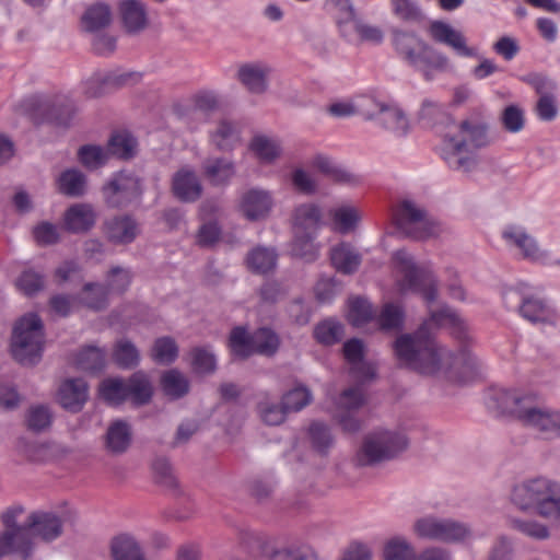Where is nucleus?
Returning <instances> with one entry per match:
<instances>
[{"label": "nucleus", "instance_id": "nucleus-1", "mask_svg": "<svg viewBox=\"0 0 560 560\" xmlns=\"http://www.w3.org/2000/svg\"><path fill=\"white\" fill-rule=\"evenodd\" d=\"M427 326L424 324L413 334L400 335L395 340L394 353L401 365L422 375L446 378L475 366V359L468 351L455 353L440 345Z\"/></svg>", "mask_w": 560, "mask_h": 560}, {"label": "nucleus", "instance_id": "nucleus-2", "mask_svg": "<svg viewBox=\"0 0 560 560\" xmlns=\"http://www.w3.org/2000/svg\"><path fill=\"white\" fill-rule=\"evenodd\" d=\"M490 401L502 415L513 416L545 439L560 438V411L542 406L536 394L500 388L491 394Z\"/></svg>", "mask_w": 560, "mask_h": 560}, {"label": "nucleus", "instance_id": "nucleus-3", "mask_svg": "<svg viewBox=\"0 0 560 560\" xmlns=\"http://www.w3.org/2000/svg\"><path fill=\"white\" fill-rule=\"evenodd\" d=\"M441 156L448 167L460 172H470L477 165L471 149H480L489 143L488 126L477 116H470L459 125L454 122L450 130L442 133Z\"/></svg>", "mask_w": 560, "mask_h": 560}, {"label": "nucleus", "instance_id": "nucleus-4", "mask_svg": "<svg viewBox=\"0 0 560 560\" xmlns=\"http://www.w3.org/2000/svg\"><path fill=\"white\" fill-rule=\"evenodd\" d=\"M392 45L398 58L420 71L425 81H432L434 72H444L451 68L447 56L433 48L413 31L394 28Z\"/></svg>", "mask_w": 560, "mask_h": 560}, {"label": "nucleus", "instance_id": "nucleus-5", "mask_svg": "<svg viewBox=\"0 0 560 560\" xmlns=\"http://www.w3.org/2000/svg\"><path fill=\"white\" fill-rule=\"evenodd\" d=\"M512 503L521 511L560 523V483L545 477L526 480L513 488Z\"/></svg>", "mask_w": 560, "mask_h": 560}, {"label": "nucleus", "instance_id": "nucleus-6", "mask_svg": "<svg viewBox=\"0 0 560 560\" xmlns=\"http://www.w3.org/2000/svg\"><path fill=\"white\" fill-rule=\"evenodd\" d=\"M408 445L401 430L375 429L364 435L354 460L358 466H374L396 458Z\"/></svg>", "mask_w": 560, "mask_h": 560}, {"label": "nucleus", "instance_id": "nucleus-7", "mask_svg": "<svg viewBox=\"0 0 560 560\" xmlns=\"http://www.w3.org/2000/svg\"><path fill=\"white\" fill-rule=\"evenodd\" d=\"M44 349L43 323L34 313L22 316L15 324L11 340V351L23 365L36 364Z\"/></svg>", "mask_w": 560, "mask_h": 560}, {"label": "nucleus", "instance_id": "nucleus-8", "mask_svg": "<svg viewBox=\"0 0 560 560\" xmlns=\"http://www.w3.org/2000/svg\"><path fill=\"white\" fill-rule=\"evenodd\" d=\"M397 270L401 273L398 280V291L401 294L409 292L419 293L428 302H434L438 298V280L434 275L416 265L411 254L406 249H398L393 254Z\"/></svg>", "mask_w": 560, "mask_h": 560}, {"label": "nucleus", "instance_id": "nucleus-9", "mask_svg": "<svg viewBox=\"0 0 560 560\" xmlns=\"http://www.w3.org/2000/svg\"><path fill=\"white\" fill-rule=\"evenodd\" d=\"M502 299L508 308L516 310L532 324L556 326L560 319L557 310L549 301L527 293L524 288L508 289L503 292Z\"/></svg>", "mask_w": 560, "mask_h": 560}, {"label": "nucleus", "instance_id": "nucleus-10", "mask_svg": "<svg viewBox=\"0 0 560 560\" xmlns=\"http://www.w3.org/2000/svg\"><path fill=\"white\" fill-rule=\"evenodd\" d=\"M412 530L421 539L444 544H460L471 537V528L467 523L435 515L417 518Z\"/></svg>", "mask_w": 560, "mask_h": 560}, {"label": "nucleus", "instance_id": "nucleus-11", "mask_svg": "<svg viewBox=\"0 0 560 560\" xmlns=\"http://www.w3.org/2000/svg\"><path fill=\"white\" fill-rule=\"evenodd\" d=\"M397 228L415 240H425L439 233V224L413 200L400 201L394 214Z\"/></svg>", "mask_w": 560, "mask_h": 560}, {"label": "nucleus", "instance_id": "nucleus-12", "mask_svg": "<svg viewBox=\"0 0 560 560\" xmlns=\"http://www.w3.org/2000/svg\"><path fill=\"white\" fill-rule=\"evenodd\" d=\"M106 203L113 208L126 207L143 194L141 179L132 173L115 174L103 188Z\"/></svg>", "mask_w": 560, "mask_h": 560}, {"label": "nucleus", "instance_id": "nucleus-13", "mask_svg": "<svg viewBox=\"0 0 560 560\" xmlns=\"http://www.w3.org/2000/svg\"><path fill=\"white\" fill-rule=\"evenodd\" d=\"M28 106L34 108L42 120L54 121L57 125H68L74 114V105L66 96H33Z\"/></svg>", "mask_w": 560, "mask_h": 560}, {"label": "nucleus", "instance_id": "nucleus-14", "mask_svg": "<svg viewBox=\"0 0 560 560\" xmlns=\"http://www.w3.org/2000/svg\"><path fill=\"white\" fill-rule=\"evenodd\" d=\"M502 237L509 246L520 249L522 257L532 262H547L548 250L540 248L537 240L518 225H508Z\"/></svg>", "mask_w": 560, "mask_h": 560}, {"label": "nucleus", "instance_id": "nucleus-15", "mask_svg": "<svg viewBox=\"0 0 560 560\" xmlns=\"http://www.w3.org/2000/svg\"><path fill=\"white\" fill-rule=\"evenodd\" d=\"M364 402V394L359 387H349L339 395L336 402L339 412L336 418L345 432L355 433L361 429V421L353 416V411L360 409Z\"/></svg>", "mask_w": 560, "mask_h": 560}, {"label": "nucleus", "instance_id": "nucleus-16", "mask_svg": "<svg viewBox=\"0 0 560 560\" xmlns=\"http://www.w3.org/2000/svg\"><path fill=\"white\" fill-rule=\"evenodd\" d=\"M429 34L436 43L444 44L451 47L454 52L464 58L478 57V50L475 47L467 45V39L464 34L448 23L443 21H433L429 25Z\"/></svg>", "mask_w": 560, "mask_h": 560}, {"label": "nucleus", "instance_id": "nucleus-17", "mask_svg": "<svg viewBox=\"0 0 560 560\" xmlns=\"http://www.w3.org/2000/svg\"><path fill=\"white\" fill-rule=\"evenodd\" d=\"M56 399L65 410L80 412L89 399V385L81 377L66 378L58 387Z\"/></svg>", "mask_w": 560, "mask_h": 560}, {"label": "nucleus", "instance_id": "nucleus-18", "mask_svg": "<svg viewBox=\"0 0 560 560\" xmlns=\"http://www.w3.org/2000/svg\"><path fill=\"white\" fill-rule=\"evenodd\" d=\"M103 232L108 242L115 245H128L138 237L141 228L133 217L121 214L106 220Z\"/></svg>", "mask_w": 560, "mask_h": 560}, {"label": "nucleus", "instance_id": "nucleus-19", "mask_svg": "<svg viewBox=\"0 0 560 560\" xmlns=\"http://www.w3.org/2000/svg\"><path fill=\"white\" fill-rule=\"evenodd\" d=\"M236 163L229 156H208L202 161L201 173L211 186L226 187L236 176Z\"/></svg>", "mask_w": 560, "mask_h": 560}, {"label": "nucleus", "instance_id": "nucleus-20", "mask_svg": "<svg viewBox=\"0 0 560 560\" xmlns=\"http://www.w3.org/2000/svg\"><path fill=\"white\" fill-rule=\"evenodd\" d=\"M35 550L33 537L23 532L0 530V558L15 556L21 560H30Z\"/></svg>", "mask_w": 560, "mask_h": 560}, {"label": "nucleus", "instance_id": "nucleus-21", "mask_svg": "<svg viewBox=\"0 0 560 560\" xmlns=\"http://www.w3.org/2000/svg\"><path fill=\"white\" fill-rule=\"evenodd\" d=\"M202 185L189 167H183L173 175L172 191L183 202H195L202 195Z\"/></svg>", "mask_w": 560, "mask_h": 560}, {"label": "nucleus", "instance_id": "nucleus-22", "mask_svg": "<svg viewBox=\"0 0 560 560\" xmlns=\"http://www.w3.org/2000/svg\"><path fill=\"white\" fill-rule=\"evenodd\" d=\"M270 67L264 62H247L240 66L237 79L253 94H264L268 89Z\"/></svg>", "mask_w": 560, "mask_h": 560}, {"label": "nucleus", "instance_id": "nucleus-23", "mask_svg": "<svg viewBox=\"0 0 560 560\" xmlns=\"http://www.w3.org/2000/svg\"><path fill=\"white\" fill-rule=\"evenodd\" d=\"M30 536H39L43 540L51 541L62 533V521L52 512L36 511L27 515Z\"/></svg>", "mask_w": 560, "mask_h": 560}, {"label": "nucleus", "instance_id": "nucleus-24", "mask_svg": "<svg viewBox=\"0 0 560 560\" xmlns=\"http://www.w3.org/2000/svg\"><path fill=\"white\" fill-rule=\"evenodd\" d=\"M322 223V212L317 205L303 203L294 209V235L316 237L317 231Z\"/></svg>", "mask_w": 560, "mask_h": 560}, {"label": "nucleus", "instance_id": "nucleus-25", "mask_svg": "<svg viewBox=\"0 0 560 560\" xmlns=\"http://www.w3.org/2000/svg\"><path fill=\"white\" fill-rule=\"evenodd\" d=\"M272 207V198L269 191L253 188L246 191L241 201L243 214L250 221L259 220L268 215Z\"/></svg>", "mask_w": 560, "mask_h": 560}, {"label": "nucleus", "instance_id": "nucleus-26", "mask_svg": "<svg viewBox=\"0 0 560 560\" xmlns=\"http://www.w3.org/2000/svg\"><path fill=\"white\" fill-rule=\"evenodd\" d=\"M119 13L125 30L130 34L143 31L148 25L145 5L139 0H124L119 4Z\"/></svg>", "mask_w": 560, "mask_h": 560}, {"label": "nucleus", "instance_id": "nucleus-27", "mask_svg": "<svg viewBox=\"0 0 560 560\" xmlns=\"http://www.w3.org/2000/svg\"><path fill=\"white\" fill-rule=\"evenodd\" d=\"M210 142L219 151L234 150L241 142V129L235 121L221 119L210 132Z\"/></svg>", "mask_w": 560, "mask_h": 560}, {"label": "nucleus", "instance_id": "nucleus-28", "mask_svg": "<svg viewBox=\"0 0 560 560\" xmlns=\"http://www.w3.org/2000/svg\"><path fill=\"white\" fill-rule=\"evenodd\" d=\"M96 221V214L92 206L77 203L65 213V228L71 233H85L90 231Z\"/></svg>", "mask_w": 560, "mask_h": 560}, {"label": "nucleus", "instance_id": "nucleus-29", "mask_svg": "<svg viewBox=\"0 0 560 560\" xmlns=\"http://www.w3.org/2000/svg\"><path fill=\"white\" fill-rule=\"evenodd\" d=\"M332 266L341 273H354L362 261L361 254L349 243H340L330 250Z\"/></svg>", "mask_w": 560, "mask_h": 560}, {"label": "nucleus", "instance_id": "nucleus-30", "mask_svg": "<svg viewBox=\"0 0 560 560\" xmlns=\"http://www.w3.org/2000/svg\"><path fill=\"white\" fill-rule=\"evenodd\" d=\"M132 432L127 421H113L106 432L105 446L112 454L125 453L131 444Z\"/></svg>", "mask_w": 560, "mask_h": 560}, {"label": "nucleus", "instance_id": "nucleus-31", "mask_svg": "<svg viewBox=\"0 0 560 560\" xmlns=\"http://www.w3.org/2000/svg\"><path fill=\"white\" fill-rule=\"evenodd\" d=\"M377 124L397 137L405 136L409 129V121L405 113L397 106L380 105L375 117Z\"/></svg>", "mask_w": 560, "mask_h": 560}, {"label": "nucleus", "instance_id": "nucleus-32", "mask_svg": "<svg viewBox=\"0 0 560 560\" xmlns=\"http://www.w3.org/2000/svg\"><path fill=\"white\" fill-rule=\"evenodd\" d=\"M112 20L110 7L104 2H96L85 9L81 16V25L84 31L95 33L109 26Z\"/></svg>", "mask_w": 560, "mask_h": 560}, {"label": "nucleus", "instance_id": "nucleus-33", "mask_svg": "<svg viewBox=\"0 0 560 560\" xmlns=\"http://www.w3.org/2000/svg\"><path fill=\"white\" fill-rule=\"evenodd\" d=\"M430 320L436 326L448 328L455 338L466 340L467 326L453 308L443 306L435 312H431Z\"/></svg>", "mask_w": 560, "mask_h": 560}, {"label": "nucleus", "instance_id": "nucleus-34", "mask_svg": "<svg viewBox=\"0 0 560 560\" xmlns=\"http://www.w3.org/2000/svg\"><path fill=\"white\" fill-rule=\"evenodd\" d=\"M374 320L382 331H399L404 327L405 310L398 303L387 302L380 313L374 315Z\"/></svg>", "mask_w": 560, "mask_h": 560}, {"label": "nucleus", "instance_id": "nucleus-35", "mask_svg": "<svg viewBox=\"0 0 560 560\" xmlns=\"http://www.w3.org/2000/svg\"><path fill=\"white\" fill-rule=\"evenodd\" d=\"M329 217L335 231L340 234H348L352 232L361 220V214L358 209L351 205H341L331 208L329 210Z\"/></svg>", "mask_w": 560, "mask_h": 560}, {"label": "nucleus", "instance_id": "nucleus-36", "mask_svg": "<svg viewBox=\"0 0 560 560\" xmlns=\"http://www.w3.org/2000/svg\"><path fill=\"white\" fill-rule=\"evenodd\" d=\"M277 259L278 255L273 248L258 246L247 254L246 262L253 272L266 275L276 268Z\"/></svg>", "mask_w": 560, "mask_h": 560}, {"label": "nucleus", "instance_id": "nucleus-37", "mask_svg": "<svg viewBox=\"0 0 560 560\" xmlns=\"http://www.w3.org/2000/svg\"><path fill=\"white\" fill-rule=\"evenodd\" d=\"M110 552L114 560H145L139 544L128 534L113 538Z\"/></svg>", "mask_w": 560, "mask_h": 560}, {"label": "nucleus", "instance_id": "nucleus-38", "mask_svg": "<svg viewBox=\"0 0 560 560\" xmlns=\"http://www.w3.org/2000/svg\"><path fill=\"white\" fill-rule=\"evenodd\" d=\"M152 393V385L144 373L137 372L127 380V399H130L133 405L148 404Z\"/></svg>", "mask_w": 560, "mask_h": 560}, {"label": "nucleus", "instance_id": "nucleus-39", "mask_svg": "<svg viewBox=\"0 0 560 560\" xmlns=\"http://www.w3.org/2000/svg\"><path fill=\"white\" fill-rule=\"evenodd\" d=\"M308 440L312 448L319 455H327L334 446L335 439L330 428L320 421H314L307 430Z\"/></svg>", "mask_w": 560, "mask_h": 560}, {"label": "nucleus", "instance_id": "nucleus-40", "mask_svg": "<svg viewBox=\"0 0 560 560\" xmlns=\"http://www.w3.org/2000/svg\"><path fill=\"white\" fill-rule=\"evenodd\" d=\"M509 525L533 540H546L550 537L549 527L534 518L510 517Z\"/></svg>", "mask_w": 560, "mask_h": 560}, {"label": "nucleus", "instance_id": "nucleus-41", "mask_svg": "<svg viewBox=\"0 0 560 560\" xmlns=\"http://www.w3.org/2000/svg\"><path fill=\"white\" fill-rule=\"evenodd\" d=\"M254 332L249 334L246 328L238 326L232 329L229 338V346L234 357L246 359L255 352Z\"/></svg>", "mask_w": 560, "mask_h": 560}, {"label": "nucleus", "instance_id": "nucleus-42", "mask_svg": "<svg viewBox=\"0 0 560 560\" xmlns=\"http://www.w3.org/2000/svg\"><path fill=\"white\" fill-rule=\"evenodd\" d=\"M58 189L66 196H82L86 190L85 175L74 168L66 170L58 178Z\"/></svg>", "mask_w": 560, "mask_h": 560}, {"label": "nucleus", "instance_id": "nucleus-43", "mask_svg": "<svg viewBox=\"0 0 560 560\" xmlns=\"http://www.w3.org/2000/svg\"><path fill=\"white\" fill-rule=\"evenodd\" d=\"M74 364L82 371L100 372L105 366V351L94 346L84 347L75 354Z\"/></svg>", "mask_w": 560, "mask_h": 560}, {"label": "nucleus", "instance_id": "nucleus-44", "mask_svg": "<svg viewBox=\"0 0 560 560\" xmlns=\"http://www.w3.org/2000/svg\"><path fill=\"white\" fill-rule=\"evenodd\" d=\"M419 118L431 125L445 124L447 130L454 126V119L446 113L445 106L430 98L423 100Z\"/></svg>", "mask_w": 560, "mask_h": 560}, {"label": "nucleus", "instance_id": "nucleus-45", "mask_svg": "<svg viewBox=\"0 0 560 560\" xmlns=\"http://www.w3.org/2000/svg\"><path fill=\"white\" fill-rule=\"evenodd\" d=\"M161 386L164 394L172 399H178L189 392L187 377L178 370H170L162 375Z\"/></svg>", "mask_w": 560, "mask_h": 560}, {"label": "nucleus", "instance_id": "nucleus-46", "mask_svg": "<svg viewBox=\"0 0 560 560\" xmlns=\"http://www.w3.org/2000/svg\"><path fill=\"white\" fill-rule=\"evenodd\" d=\"M100 396L107 404L118 406L127 400V380L106 378L100 384Z\"/></svg>", "mask_w": 560, "mask_h": 560}, {"label": "nucleus", "instance_id": "nucleus-47", "mask_svg": "<svg viewBox=\"0 0 560 560\" xmlns=\"http://www.w3.org/2000/svg\"><path fill=\"white\" fill-rule=\"evenodd\" d=\"M375 312L371 302L364 298H353L349 300L348 320L354 327H362L371 320H374Z\"/></svg>", "mask_w": 560, "mask_h": 560}, {"label": "nucleus", "instance_id": "nucleus-48", "mask_svg": "<svg viewBox=\"0 0 560 560\" xmlns=\"http://www.w3.org/2000/svg\"><path fill=\"white\" fill-rule=\"evenodd\" d=\"M137 141L127 131L114 133L107 144V152L119 159H130L136 153Z\"/></svg>", "mask_w": 560, "mask_h": 560}, {"label": "nucleus", "instance_id": "nucleus-49", "mask_svg": "<svg viewBox=\"0 0 560 560\" xmlns=\"http://www.w3.org/2000/svg\"><path fill=\"white\" fill-rule=\"evenodd\" d=\"M249 148L265 163L273 162L281 153L279 141L262 135L254 137Z\"/></svg>", "mask_w": 560, "mask_h": 560}, {"label": "nucleus", "instance_id": "nucleus-50", "mask_svg": "<svg viewBox=\"0 0 560 560\" xmlns=\"http://www.w3.org/2000/svg\"><path fill=\"white\" fill-rule=\"evenodd\" d=\"M393 14L406 23H421L424 13L415 0H390Z\"/></svg>", "mask_w": 560, "mask_h": 560}, {"label": "nucleus", "instance_id": "nucleus-51", "mask_svg": "<svg viewBox=\"0 0 560 560\" xmlns=\"http://www.w3.org/2000/svg\"><path fill=\"white\" fill-rule=\"evenodd\" d=\"M113 359L120 368L131 369L138 365L140 353L131 341L121 339L115 345Z\"/></svg>", "mask_w": 560, "mask_h": 560}, {"label": "nucleus", "instance_id": "nucleus-52", "mask_svg": "<svg viewBox=\"0 0 560 560\" xmlns=\"http://www.w3.org/2000/svg\"><path fill=\"white\" fill-rule=\"evenodd\" d=\"M313 167L339 183H349L353 175L326 155L318 154L312 161Z\"/></svg>", "mask_w": 560, "mask_h": 560}, {"label": "nucleus", "instance_id": "nucleus-53", "mask_svg": "<svg viewBox=\"0 0 560 560\" xmlns=\"http://www.w3.org/2000/svg\"><path fill=\"white\" fill-rule=\"evenodd\" d=\"M316 340L325 346L339 342L343 336V326L335 319H325L314 330Z\"/></svg>", "mask_w": 560, "mask_h": 560}, {"label": "nucleus", "instance_id": "nucleus-54", "mask_svg": "<svg viewBox=\"0 0 560 560\" xmlns=\"http://www.w3.org/2000/svg\"><path fill=\"white\" fill-rule=\"evenodd\" d=\"M178 357V347L172 337H161L154 341L152 358L160 364H171Z\"/></svg>", "mask_w": 560, "mask_h": 560}, {"label": "nucleus", "instance_id": "nucleus-55", "mask_svg": "<svg viewBox=\"0 0 560 560\" xmlns=\"http://www.w3.org/2000/svg\"><path fill=\"white\" fill-rule=\"evenodd\" d=\"M255 352L262 355H273L279 348V337L269 328H259L254 332Z\"/></svg>", "mask_w": 560, "mask_h": 560}, {"label": "nucleus", "instance_id": "nucleus-56", "mask_svg": "<svg viewBox=\"0 0 560 560\" xmlns=\"http://www.w3.org/2000/svg\"><path fill=\"white\" fill-rule=\"evenodd\" d=\"M108 290L101 283H86L82 291L81 302L89 308L103 310L107 305Z\"/></svg>", "mask_w": 560, "mask_h": 560}, {"label": "nucleus", "instance_id": "nucleus-57", "mask_svg": "<svg viewBox=\"0 0 560 560\" xmlns=\"http://www.w3.org/2000/svg\"><path fill=\"white\" fill-rule=\"evenodd\" d=\"M385 560H416L413 547L407 539L395 537L384 548Z\"/></svg>", "mask_w": 560, "mask_h": 560}, {"label": "nucleus", "instance_id": "nucleus-58", "mask_svg": "<svg viewBox=\"0 0 560 560\" xmlns=\"http://www.w3.org/2000/svg\"><path fill=\"white\" fill-rule=\"evenodd\" d=\"M25 514V509L22 505H13L8 508L1 514V522L5 530L12 529L13 532H23L25 536H30V526L27 525V517L22 521Z\"/></svg>", "mask_w": 560, "mask_h": 560}, {"label": "nucleus", "instance_id": "nucleus-59", "mask_svg": "<svg viewBox=\"0 0 560 560\" xmlns=\"http://www.w3.org/2000/svg\"><path fill=\"white\" fill-rule=\"evenodd\" d=\"M257 409L261 420L268 425L281 424L288 413L282 402L277 404L267 398L258 402Z\"/></svg>", "mask_w": 560, "mask_h": 560}, {"label": "nucleus", "instance_id": "nucleus-60", "mask_svg": "<svg viewBox=\"0 0 560 560\" xmlns=\"http://www.w3.org/2000/svg\"><path fill=\"white\" fill-rule=\"evenodd\" d=\"M190 355L192 368L197 373H212L215 370V355L209 347H196Z\"/></svg>", "mask_w": 560, "mask_h": 560}, {"label": "nucleus", "instance_id": "nucleus-61", "mask_svg": "<svg viewBox=\"0 0 560 560\" xmlns=\"http://www.w3.org/2000/svg\"><path fill=\"white\" fill-rule=\"evenodd\" d=\"M78 155L85 167L96 170L106 163L108 152L100 145L88 144L80 148Z\"/></svg>", "mask_w": 560, "mask_h": 560}, {"label": "nucleus", "instance_id": "nucleus-62", "mask_svg": "<svg viewBox=\"0 0 560 560\" xmlns=\"http://www.w3.org/2000/svg\"><path fill=\"white\" fill-rule=\"evenodd\" d=\"M281 401L287 412L300 411L312 401V394L306 387L296 386L284 394Z\"/></svg>", "mask_w": 560, "mask_h": 560}, {"label": "nucleus", "instance_id": "nucleus-63", "mask_svg": "<svg viewBox=\"0 0 560 560\" xmlns=\"http://www.w3.org/2000/svg\"><path fill=\"white\" fill-rule=\"evenodd\" d=\"M104 79L95 81L98 85L105 84L112 92L128 84H135L140 81L141 74L138 72L109 71L103 73Z\"/></svg>", "mask_w": 560, "mask_h": 560}, {"label": "nucleus", "instance_id": "nucleus-64", "mask_svg": "<svg viewBox=\"0 0 560 560\" xmlns=\"http://www.w3.org/2000/svg\"><path fill=\"white\" fill-rule=\"evenodd\" d=\"M52 421V413L47 406L38 405L30 408L27 425L31 430L40 432L47 429Z\"/></svg>", "mask_w": 560, "mask_h": 560}]
</instances>
